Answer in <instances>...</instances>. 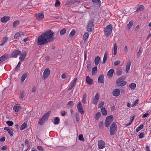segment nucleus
<instances>
[{
    "label": "nucleus",
    "mask_w": 151,
    "mask_h": 151,
    "mask_svg": "<svg viewBox=\"0 0 151 151\" xmlns=\"http://www.w3.org/2000/svg\"><path fill=\"white\" fill-rule=\"evenodd\" d=\"M54 34L53 31L51 30L45 32L38 37L37 44L42 45L47 43L50 41V40L53 37Z\"/></svg>",
    "instance_id": "1"
},
{
    "label": "nucleus",
    "mask_w": 151,
    "mask_h": 151,
    "mask_svg": "<svg viewBox=\"0 0 151 151\" xmlns=\"http://www.w3.org/2000/svg\"><path fill=\"white\" fill-rule=\"evenodd\" d=\"M117 129V127L116 124L113 122L111 125L110 128V134L111 135H114L116 133Z\"/></svg>",
    "instance_id": "2"
},
{
    "label": "nucleus",
    "mask_w": 151,
    "mask_h": 151,
    "mask_svg": "<svg viewBox=\"0 0 151 151\" xmlns=\"http://www.w3.org/2000/svg\"><path fill=\"white\" fill-rule=\"evenodd\" d=\"M113 120L114 117L112 115L106 117L105 120V127H109Z\"/></svg>",
    "instance_id": "3"
},
{
    "label": "nucleus",
    "mask_w": 151,
    "mask_h": 151,
    "mask_svg": "<svg viewBox=\"0 0 151 151\" xmlns=\"http://www.w3.org/2000/svg\"><path fill=\"white\" fill-rule=\"evenodd\" d=\"M111 24H110L107 26L105 28L104 32L107 37H108L111 34L112 30Z\"/></svg>",
    "instance_id": "4"
},
{
    "label": "nucleus",
    "mask_w": 151,
    "mask_h": 151,
    "mask_svg": "<svg viewBox=\"0 0 151 151\" xmlns=\"http://www.w3.org/2000/svg\"><path fill=\"white\" fill-rule=\"evenodd\" d=\"M93 22L94 20L93 19H91L89 21L87 27V30L88 32H91L92 29H93Z\"/></svg>",
    "instance_id": "5"
},
{
    "label": "nucleus",
    "mask_w": 151,
    "mask_h": 151,
    "mask_svg": "<svg viewBox=\"0 0 151 151\" xmlns=\"http://www.w3.org/2000/svg\"><path fill=\"white\" fill-rule=\"evenodd\" d=\"M116 83L117 84L118 87L120 86H123L126 84V82L123 81V79L122 78H118L116 81Z\"/></svg>",
    "instance_id": "6"
},
{
    "label": "nucleus",
    "mask_w": 151,
    "mask_h": 151,
    "mask_svg": "<svg viewBox=\"0 0 151 151\" xmlns=\"http://www.w3.org/2000/svg\"><path fill=\"white\" fill-rule=\"evenodd\" d=\"M77 107L78 112L81 113V114H84V111L81 102H78V104L77 106Z\"/></svg>",
    "instance_id": "7"
},
{
    "label": "nucleus",
    "mask_w": 151,
    "mask_h": 151,
    "mask_svg": "<svg viewBox=\"0 0 151 151\" xmlns=\"http://www.w3.org/2000/svg\"><path fill=\"white\" fill-rule=\"evenodd\" d=\"M50 70L49 68H47L46 69L43 73V77L44 78V79L46 78H47L50 74Z\"/></svg>",
    "instance_id": "8"
},
{
    "label": "nucleus",
    "mask_w": 151,
    "mask_h": 151,
    "mask_svg": "<svg viewBox=\"0 0 151 151\" xmlns=\"http://www.w3.org/2000/svg\"><path fill=\"white\" fill-rule=\"evenodd\" d=\"M105 143L102 140L98 141V147L99 149H102L105 147Z\"/></svg>",
    "instance_id": "9"
},
{
    "label": "nucleus",
    "mask_w": 151,
    "mask_h": 151,
    "mask_svg": "<svg viewBox=\"0 0 151 151\" xmlns=\"http://www.w3.org/2000/svg\"><path fill=\"white\" fill-rule=\"evenodd\" d=\"M9 58V54L6 53L0 57V64Z\"/></svg>",
    "instance_id": "10"
},
{
    "label": "nucleus",
    "mask_w": 151,
    "mask_h": 151,
    "mask_svg": "<svg viewBox=\"0 0 151 151\" xmlns=\"http://www.w3.org/2000/svg\"><path fill=\"white\" fill-rule=\"evenodd\" d=\"M21 52L18 50L13 51L11 53V56L13 58H17L18 55L21 54Z\"/></svg>",
    "instance_id": "11"
},
{
    "label": "nucleus",
    "mask_w": 151,
    "mask_h": 151,
    "mask_svg": "<svg viewBox=\"0 0 151 151\" xmlns=\"http://www.w3.org/2000/svg\"><path fill=\"white\" fill-rule=\"evenodd\" d=\"M44 17V15L43 12L39 13L36 15V19L38 20H41Z\"/></svg>",
    "instance_id": "12"
},
{
    "label": "nucleus",
    "mask_w": 151,
    "mask_h": 151,
    "mask_svg": "<svg viewBox=\"0 0 151 151\" xmlns=\"http://www.w3.org/2000/svg\"><path fill=\"white\" fill-rule=\"evenodd\" d=\"M120 93V91L119 89H115L112 91L113 96L117 97L119 96Z\"/></svg>",
    "instance_id": "13"
},
{
    "label": "nucleus",
    "mask_w": 151,
    "mask_h": 151,
    "mask_svg": "<svg viewBox=\"0 0 151 151\" xmlns=\"http://www.w3.org/2000/svg\"><path fill=\"white\" fill-rule=\"evenodd\" d=\"M98 81L99 83H104V75L103 74L101 75L99 77Z\"/></svg>",
    "instance_id": "14"
},
{
    "label": "nucleus",
    "mask_w": 151,
    "mask_h": 151,
    "mask_svg": "<svg viewBox=\"0 0 151 151\" xmlns=\"http://www.w3.org/2000/svg\"><path fill=\"white\" fill-rule=\"evenodd\" d=\"M86 82L88 84L91 85L92 84L93 80L88 76L86 77Z\"/></svg>",
    "instance_id": "15"
},
{
    "label": "nucleus",
    "mask_w": 151,
    "mask_h": 151,
    "mask_svg": "<svg viewBox=\"0 0 151 151\" xmlns=\"http://www.w3.org/2000/svg\"><path fill=\"white\" fill-rule=\"evenodd\" d=\"M24 35V34L23 32H19L16 33L14 36V38L17 39L18 37H20L22 35Z\"/></svg>",
    "instance_id": "16"
},
{
    "label": "nucleus",
    "mask_w": 151,
    "mask_h": 151,
    "mask_svg": "<svg viewBox=\"0 0 151 151\" xmlns=\"http://www.w3.org/2000/svg\"><path fill=\"white\" fill-rule=\"evenodd\" d=\"M114 70L112 69L110 70L107 73L108 77L109 78H111L113 76Z\"/></svg>",
    "instance_id": "17"
},
{
    "label": "nucleus",
    "mask_w": 151,
    "mask_h": 151,
    "mask_svg": "<svg viewBox=\"0 0 151 151\" xmlns=\"http://www.w3.org/2000/svg\"><path fill=\"white\" fill-rule=\"evenodd\" d=\"M10 17L9 16L8 17H4L1 18V21L4 23L7 22L9 20Z\"/></svg>",
    "instance_id": "18"
},
{
    "label": "nucleus",
    "mask_w": 151,
    "mask_h": 151,
    "mask_svg": "<svg viewBox=\"0 0 151 151\" xmlns=\"http://www.w3.org/2000/svg\"><path fill=\"white\" fill-rule=\"evenodd\" d=\"M50 113V111H48L47 113L44 114L42 117V118L44 119V120L46 121L48 119Z\"/></svg>",
    "instance_id": "19"
},
{
    "label": "nucleus",
    "mask_w": 151,
    "mask_h": 151,
    "mask_svg": "<svg viewBox=\"0 0 151 151\" xmlns=\"http://www.w3.org/2000/svg\"><path fill=\"white\" fill-rule=\"evenodd\" d=\"M98 71L97 67H94L92 69L91 75H94Z\"/></svg>",
    "instance_id": "20"
},
{
    "label": "nucleus",
    "mask_w": 151,
    "mask_h": 151,
    "mask_svg": "<svg viewBox=\"0 0 151 151\" xmlns=\"http://www.w3.org/2000/svg\"><path fill=\"white\" fill-rule=\"evenodd\" d=\"M27 74L28 73H24L23 74L21 78V82L23 83L24 82L25 79L27 77Z\"/></svg>",
    "instance_id": "21"
},
{
    "label": "nucleus",
    "mask_w": 151,
    "mask_h": 151,
    "mask_svg": "<svg viewBox=\"0 0 151 151\" xmlns=\"http://www.w3.org/2000/svg\"><path fill=\"white\" fill-rule=\"evenodd\" d=\"M8 38L7 37H4L2 40V42L1 43L0 45L1 46H3L8 41Z\"/></svg>",
    "instance_id": "22"
},
{
    "label": "nucleus",
    "mask_w": 151,
    "mask_h": 151,
    "mask_svg": "<svg viewBox=\"0 0 151 151\" xmlns=\"http://www.w3.org/2000/svg\"><path fill=\"white\" fill-rule=\"evenodd\" d=\"M108 55V53L107 51H106L105 53H104V57L103 58L102 63L103 64H104L107 58V57Z\"/></svg>",
    "instance_id": "23"
},
{
    "label": "nucleus",
    "mask_w": 151,
    "mask_h": 151,
    "mask_svg": "<svg viewBox=\"0 0 151 151\" xmlns=\"http://www.w3.org/2000/svg\"><path fill=\"white\" fill-rule=\"evenodd\" d=\"M20 107L21 106L18 104H16L14 106L13 109L15 112H17L19 111V109L20 108Z\"/></svg>",
    "instance_id": "24"
},
{
    "label": "nucleus",
    "mask_w": 151,
    "mask_h": 151,
    "mask_svg": "<svg viewBox=\"0 0 151 151\" xmlns=\"http://www.w3.org/2000/svg\"><path fill=\"white\" fill-rule=\"evenodd\" d=\"M100 60V58L99 56H97L95 58L94 63L96 65H97L99 63Z\"/></svg>",
    "instance_id": "25"
},
{
    "label": "nucleus",
    "mask_w": 151,
    "mask_h": 151,
    "mask_svg": "<svg viewBox=\"0 0 151 151\" xmlns=\"http://www.w3.org/2000/svg\"><path fill=\"white\" fill-rule=\"evenodd\" d=\"M60 121V120L59 118L57 117H56L54 118L53 123L55 125L58 124L59 123Z\"/></svg>",
    "instance_id": "26"
},
{
    "label": "nucleus",
    "mask_w": 151,
    "mask_h": 151,
    "mask_svg": "<svg viewBox=\"0 0 151 151\" xmlns=\"http://www.w3.org/2000/svg\"><path fill=\"white\" fill-rule=\"evenodd\" d=\"M117 46L116 43H115L114 44V55H116L117 53Z\"/></svg>",
    "instance_id": "27"
},
{
    "label": "nucleus",
    "mask_w": 151,
    "mask_h": 151,
    "mask_svg": "<svg viewBox=\"0 0 151 151\" xmlns=\"http://www.w3.org/2000/svg\"><path fill=\"white\" fill-rule=\"evenodd\" d=\"M101 115V113L100 112H97L95 114L94 118L96 120H98Z\"/></svg>",
    "instance_id": "28"
},
{
    "label": "nucleus",
    "mask_w": 151,
    "mask_h": 151,
    "mask_svg": "<svg viewBox=\"0 0 151 151\" xmlns=\"http://www.w3.org/2000/svg\"><path fill=\"white\" fill-rule=\"evenodd\" d=\"M89 33H86L83 35V39L84 42L86 41L88 39L89 36Z\"/></svg>",
    "instance_id": "29"
},
{
    "label": "nucleus",
    "mask_w": 151,
    "mask_h": 151,
    "mask_svg": "<svg viewBox=\"0 0 151 151\" xmlns=\"http://www.w3.org/2000/svg\"><path fill=\"white\" fill-rule=\"evenodd\" d=\"M101 111L103 115H106L107 114V112L105 108L102 107L101 109Z\"/></svg>",
    "instance_id": "30"
},
{
    "label": "nucleus",
    "mask_w": 151,
    "mask_h": 151,
    "mask_svg": "<svg viewBox=\"0 0 151 151\" xmlns=\"http://www.w3.org/2000/svg\"><path fill=\"white\" fill-rule=\"evenodd\" d=\"M45 121L44 119H43L42 117L40 118L38 122V124L40 125H43L45 122Z\"/></svg>",
    "instance_id": "31"
},
{
    "label": "nucleus",
    "mask_w": 151,
    "mask_h": 151,
    "mask_svg": "<svg viewBox=\"0 0 151 151\" xmlns=\"http://www.w3.org/2000/svg\"><path fill=\"white\" fill-rule=\"evenodd\" d=\"M26 54H21L19 58V59L21 61H22L24 60L26 57Z\"/></svg>",
    "instance_id": "32"
},
{
    "label": "nucleus",
    "mask_w": 151,
    "mask_h": 151,
    "mask_svg": "<svg viewBox=\"0 0 151 151\" xmlns=\"http://www.w3.org/2000/svg\"><path fill=\"white\" fill-rule=\"evenodd\" d=\"M76 33V31L75 29L73 30L70 32L69 35V37L70 38L73 37L74 35Z\"/></svg>",
    "instance_id": "33"
},
{
    "label": "nucleus",
    "mask_w": 151,
    "mask_h": 151,
    "mask_svg": "<svg viewBox=\"0 0 151 151\" xmlns=\"http://www.w3.org/2000/svg\"><path fill=\"white\" fill-rule=\"evenodd\" d=\"M19 24V20L14 21L13 23V27H15L17 26Z\"/></svg>",
    "instance_id": "34"
},
{
    "label": "nucleus",
    "mask_w": 151,
    "mask_h": 151,
    "mask_svg": "<svg viewBox=\"0 0 151 151\" xmlns=\"http://www.w3.org/2000/svg\"><path fill=\"white\" fill-rule=\"evenodd\" d=\"M27 127V125L25 123H24L20 127V130H23L25 128H26Z\"/></svg>",
    "instance_id": "35"
},
{
    "label": "nucleus",
    "mask_w": 151,
    "mask_h": 151,
    "mask_svg": "<svg viewBox=\"0 0 151 151\" xmlns=\"http://www.w3.org/2000/svg\"><path fill=\"white\" fill-rule=\"evenodd\" d=\"M24 143L25 146L27 147V150L30 147V145L28 140L27 139H25Z\"/></svg>",
    "instance_id": "36"
},
{
    "label": "nucleus",
    "mask_w": 151,
    "mask_h": 151,
    "mask_svg": "<svg viewBox=\"0 0 151 151\" xmlns=\"http://www.w3.org/2000/svg\"><path fill=\"white\" fill-rule=\"evenodd\" d=\"M74 3V0H68L66 2V4L70 5H72Z\"/></svg>",
    "instance_id": "37"
},
{
    "label": "nucleus",
    "mask_w": 151,
    "mask_h": 151,
    "mask_svg": "<svg viewBox=\"0 0 151 151\" xmlns=\"http://www.w3.org/2000/svg\"><path fill=\"white\" fill-rule=\"evenodd\" d=\"M133 22L132 21L129 22V24L127 25V27L129 29H130L133 24Z\"/></svg>",
    "instance_id": "38"
},
{
    "label": "nucleus",
    "mask_w": 151,
    "mask_h": 151,
    "mask_svg": "<svg viewBox=\"0 0 151 151\" xmlns=\"http://www.w3.org/2000/svg\"><path fill=\"white\" fill-rule=\"evenodd\" d=\"M129 87L132 89H134L136 87V84L134 83H132L129 85Z\"/></svg>",
    "instance_id": "39"
},
{
    "label": "nucleus",
    "mask_w": 151,
    "mask_h": 151,
    "mask_svg": "<svg viewBox=\"0 0 151 151\" xmlns=\"http://www.w3.org/2000/svg\"><path fill=\"white\" fill-rule=\"evenodd\" d=\"M144 9V7L142 5H141L137 9V10L136 12H139L142 11Z\"/></svg>",
    "instance_id": "40"
},
{
    "label": "nucleus",
    "mask_w": 151,
    "mask_h": 151,
    "mask_svg": "<svg viewBox=\"0 0 151 151\" xmlns=\"http://www.w3.org/2000/svg\"><path fill=\"white\" fill-rule=\"evenodd\" d=\"M143 127V125L142 124H141L136 128V131L137 132H138L140 130L142 129Z\"/></svg>",
    "instance_id": "41"
},
{
    "label": "nucleus",
    "mask_w": 151,
    "mask_h": 151,
    "mask_svg": "<svg viewBox=\"0 0 151 151\" xmlns=\"http://www.w3.org/2000/svg\"><path fill=\"white\" fill-rule=\"evenodd\" d=\"M86 94H84L83 96V98H82V103L83 104H85L86 102Z\"/></svg>",
    "instance_id": "42"
},
{
    "label": "nucleus",
    "mask_w": 151,
    "mask_h": 151,
    "mask_svg": "<svg viewBox=\"0 0 151 151\" xmlns=\"http://www.w3.org/2000/svg\"><path fill=\"white\" fill-rule=\"evenodd\" d=\"M66 31V29L65 28H64L60 32V34L61 35H63L65 34Z\"/></svg>",
    "instance_id": "43"
},
{
    "label": "nucleus",
    "mask_w": 151,
    "mask_h": 151,
    "mask_svg": "<svg viewBox=\"0 0 151 151\" xmlns=\"http://www.w3.org/2000/svg\"><path fill=\"white\" fill-rule=\"evenodd\" d=\"M78 139L79 140L82 141L83 142H84L85 141V140L84 139V138L83 137V134H80L78 136Z\"/></svg>",
    "instance_id": "44"
},
{
    "label": "nucleus",
    "mask_w": 151,
    "mask_h": 151,
    "mask_svg": "<svg viewBox=\"0 0 151 151\" xmlns=\"http://www.w3.org/2000/svg\"><path fill=\"white\" fill-rule=\"evenodd\" d=\"M6 123L9 126H12L14 124L13 122L10 121H7L6 122Z\"/></svg>",
    "instance_id": "45"
},
{
    "label": "nucleus",
    "mask_w": 151,
    "mask_h": 151,
    "mask_svg": "<svg viewBox=\"0 0 151 151\" xmlns=\"http://www.w3.org/2000/svg\"><path fill=\"white\" fill-rule=\"evenodd\" d=\"M24 92L22 91L21 92L19 96V98L21 99H22L24 96Z\"/></svg>",
    "instance_id": "46"
},
{
    "label": "nucleus",
    "mask_w": 151,
    "mask_h": 151,
    "mask_svg": "<svg viewBox=\"0 0 151 151\" xmlns=\"http://www.w3.org/2000/svg\"><path fill=\"white\" fill-rule=\"evenodd\" d=\"M8 133L9 134L10 136L12 137L14 134V133L12 129H11L8 132Z\"/></svg>",
    "instance_id": "47"
},
{
    "label": "nucleus",
    "mask_w": 151,
    "mask_h": 151,
    "mask_svg": "<svg viewBox=\"0 0 151 151\" xmlns=\"http://www.w3.org/2000/svg\"><path fill=\"white\" fill-rule=\"evenodd\" d=\"M93 3H98L100 5L101 4V1L100 0H92Z\"/></svg>",
    "instance_id": "48"
},
{
    "label": "nucleus",
    "mask_w": 151,
    "mask_h": 151,
    "mask_svg": "<svg viewBox=\"0 0 151 151\" xmlns=\"http://www.w3.org/2000/svg\"><path fill=\"white\" fill-rule=\"evenodd\" d=\"M99 127L101 129H103L104 128V126L103 124V122H100L99 124Z\"/></svg>",
    "instance_id": "49"
},
{
    "label": "nucleus",
    "mask_w": 151,
    "mask_h": 151,
    "mask_svg": "<svg viewBox=\"0 0 151 151\" xmlns=\"http://www.w3.org/2000/svg\"><path fill=\"white\" fill-rule=\"evenodd\" d=\"M104 101H102L98 105V107L99 108H101L102 107H103L104 105Z\"/></svg>",
    "instance_id": "50"
},
{
    "label": "nucleus",
    "mask_w": 151,
    "mask_h": 151,
    "mask_svg": "<svg viewBox=\"0 0 151 151\" xmlns=\"http://www.w3.org/2000/svg\"><path fill=\"white\" fill-rule=\"evenodd\" d=\"M122 73V71L121 70H116V74L118 76H120Z\"/></svg>",
    "instance_id": "51"
},
{
    "label": "nucleus",
    "mask_w": 151,
    "mask_h": 151,
    "mask_svg": "<svg viewBox=\"0 0 151 151\" xmlns=\"http://www.w3.org/2000/svg\"><path fill=\"white\" fill-rule=\"evenodd\" d=\"M76 121L77 122H78L80 119L79 115V114H78L77 113H76Z\"/></svg>",
    "instance_id": "52"
},
{
    "label": "nucleus",
    "mask_w": 151,
    "mask_h": 151,
    "mask_svg": "<svg viewBox=\"0 0 151 151\" xmlns=\"http://www.w3.org/2000/svg\"><path fill=\"white\" fill-rule=\"evenodd\" d=\"M60 2L58 0H56V2L55 4V5L56 7L60 5Z\"/></svg>",
    "instance_id": "53"
},
{
    "label": "nucleus",
    "mask_w": 151,
    "mask_h": 151,
    "mask_svg": "<svg viewBox=\"0 0 151 151\" xmlns=\"http://www.w3.org/2000/svg\"><path fill=\"white\" fill-rule=\"evenodd\" d=\"M98 101L99 100H98L94 99L93 100L92 103L96 105L97 104Z\"/></svg>",
    "instance_id": "54"
},
{
    "label": "nucleus",
    "mask_w": 151,
    "mask_h": 151,
    "mask_svg": "<svg viewBox=\"0 0 151 151\" xmlns=\"http://www.w3.org/2000/svg\"><path fill=\"white\" fill-rule=\"evenodd\" d=\"M120 63V62L119 60H117L115 61L114 63V65H119Z\"/></svg>",
    "instance_id": "55"
},
{
    "label": "nucleus",
    "mask_w": 151,
    "mask_h": 151,
    "mask_svg": "<svg viewBox=\"0 0 151 151\" xmlns=\"http://www.w3.org/2000/svg\"><path fill=\"white\" fill-rule=\"evenodd\" d=\"M139 137L140 139H142L144 137L143 133L142 132L140 133L139 135Z\"/></svg>",
    "instance_id": "56"
},
{
    "label": "nucleus",
    "mask_w": 151,
    "mask_h": 151,
    "mask_svg": "<svg viewBox=\"0 0 151 151\" xmlns=\"http://www.w3.org/2000/svg\"><path fill=\"white\" fill-rule=\"evenodd\" d=\"M37 149L41 151H43V149L42 148V147L40 146H38L37 147Z\"/></svg>",
    "instance_id": "57"
},
{
    "label": "nucleus",
    "mask_w": 151,
    "mask_h": 151,
    "mask_svg": "<svg viewBox=\"0 0 151 151\" xmlns=\"http://www.w3.org/2000/svg\"><path fill=\"white\" fill-rule=\"evenodd\" d=\"M7 147L6 146H3L1 148V150H5L7 149Z\"/></svg>",
    "instance_id": "58"
},
{
    "label": "nucleus",
    "mask_w": 151,
    "mask_h": 151,
    "mask_svg": "<svg viewBox=\"0 0 151 151\" xmlns=\"http://www.w3.org/2000/svg\"><path fill=\"white\" fill-rule=\"evenodd\" d=\"M74 105L73 102L72 101H69L67 104V105L73 106Z\"/></svg>",
    "instance_id": "59"
},
{
    "label": "nucleus",
    "mask_w": 151,
    "mask_h": 151,
    "mask_svg": "<svg viewBox=\"0 0 151 151\" xmlns=\"http://www.w3.org/2000/svg\"><path fill=\"white\" fill-rule=\"evenodd\" d=\"M94 99H97L99 100V96L98 93H96V95L94 97Z\"/></svg>",
    "instance_id": "60"
},
{
    "label": "nucleus",
    "mask_w": 151,
    "mask_h": 151,
    "mask_svg": "<svg viewBox=\"0 0 151 151\" xmlns=\"http://www.w3.org/2000/svg\"><path fill=\"white\" fill-rule=\"evenodd\" d=\"M74 86L73 85V84H71L70 86V87H69L68 88V91H70V90H71V89H72L73 88Z\"/></svg>",
    "instance_id": "61"
},
{
    "label": "nucleus",
    "mask_w": 151,
    "mask_h": 151,
    "mask_svg": "<svg viewBox=\"0 0 151 151\" xmlns=\"http://www.w3.org/2000/svg\"><path fill=\"white\" fill-rule=\"evenodd\" d=\"M134 105H137L138 103V99H137L133 102Z\"/></svg>",
    "instance_id": "62"
},
{
    "label": "nucleus",
    "mask_w": 151,
    "mask_h": 151,
    "mask_svg": "<svg viewBox=\"0 0 151 151\" xmlns=\"http://www.w3.org/2000/svg\"><path fill=\"white\" fill-rule=\"evenodd\" d=\"M130 67H126L125 71L126 73H127L130 69Z\"/></svg>",
    "instance_id": "63"
},
{
    "label": "nucleus",
    "mask_w": 151,
    "mask_h": 151,
    "mask_svg": "<svg viewBox=\"0 0 151 151\" xmlns=\"http://www.w3.org/2000/svg\"><path fill=\"white\" fill-rule=\"evenodd\" d=\"M5 140V137H3L1 138L0 139L1 142H4Z\"/></svg>",
    "instance_id": "64"
}]
</instances>
